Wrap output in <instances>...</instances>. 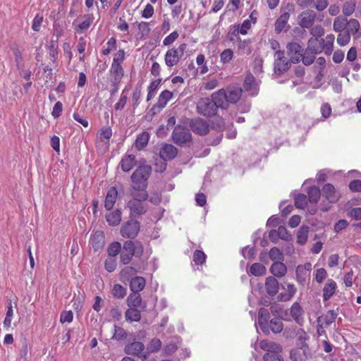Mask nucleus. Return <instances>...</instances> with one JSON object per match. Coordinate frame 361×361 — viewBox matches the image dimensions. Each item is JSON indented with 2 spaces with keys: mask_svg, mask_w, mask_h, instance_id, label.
I'll list each match as a JSON object with an SVG mask.
<instances>
[{
  "mask_svg": "<svg viewBox=\"0 0 361 361\" xmlns=\"http://www.w3.org/2000/svg\"><path fill=\"white\" fill-rule=\"evenodd\" d=\"M128 337V332L122 327L114 325V332L112 339L116 341H123Z\"/></svg>",
  "mask_w": 361,
  "mask_h": 361,
  "instance_id": "42",
  "label": "nucleus"
},
{
  "mask_svg": "<svg viewBox=\"0 0 361 361\" xmlns=\"http://www.w3.org/2000/svg\"><path fill=\"white\" fill-rule=\"evenodd\" d=\"M321 190L318 187H310L307 191L308 200L311 203L316 204L318 202L320 196Z\"/></svg>",
  "mask_w": 361,
  "mask_h": 361,
  "instance_id": "39",
  "label": "nucleus"
},
{
  "mask_svg": "<svg viewBox=\"0 0 361 361\" xmlns=\"http://www.w3.org/2000/svg\"><path fill=\"white\" fill-rule=\"evenodd\" d=\"M106 221L110 226H117L121 221V212L116 209L114 212H109L106 215Z\"/></svg>",
  "mask_w": 361,
  "mask_h": 361,
  "instance_id": "35",
  "label": "nucleus"
},
{
  "mask_svg": "<svg viewBox=\"0 0 361 361\" xmlns=\"http://www.w3.org/2000/svg\"><path fill=\"white\" fill-rule=\"evenodd\" d=\"M264 361H284L281 354L265 353L263 356Z\"/></svg>",
  "mask_w": 361,
  "mask_h": 361,
  "instance_id": "64",
  "label": "nucleus"
},
{
  "mask_svg": "<svg viewBox=\"0 0 361 361\" xmlns=\"http://www.w3.org/2000/svg\"><path fill=\"white\" fill-rule=\"evenodd\" d=\"M218 109L209 98H202L197 103V111L204 116L212 117L216 114Z\"/></svg>",
  "mask_w": 361,
  "mask_h": 361,
  "instance_id": "6",
  "label": "nucleus"
},
{
  "mask_svg": "<svg viewBox=\"0 0 361 361\" xmlns=\"http://www.w3.org/2000/svg\"><path fill=\"white\" fill-rule=\"evenodd\" d=\"M308 235V228L301 227L297 233V241L299 244L303 245L307 242Z\"/></svg>",
  "mask_w": 361,
  "mask_h": 361,
  "instance_id": "49",
  "label": "nucleus"
},
{
  "mask_svg": "<svg viewBox=\"0 0 361 361\" xmlns=\"http://www.w3.org/2000/svg\"><path fill=\"white\" fill-rule=\"evenodd\" d=\"M172 139L176 145L182 146L192 141V135L188 128L177 126L173 131Z\"/></svg>",
  "mask_w": 361,
  "mask_h": 361,
  "instance_id": "8",
  "label": "nucleus"
},
{
  "mask_svg": "<svg viewBox=\"0 0 361 361\" xmlns=\"http://www.w3.org/2000/svg\"><path fill=\"white\" fill-rule=\"evenodd\" d=\"M13 315V310L12 307L11 302H10L8 306V310L6 312V317L4 321V326L6 329H8L11 325V319Z\"/></svg>",
  "mask_w": 361,
  "mask_h": 361,
  "instance_id": "51",
  "label": "nucleus"
},
{
  "mask_svg": "<svg viewBox=\"0 0 361 361\" xmlns=\"http://www.w3.org/2000/svg\"><path fill=\"white\" fill-rule=\"evenodd\" d=\"M350 39V33L348 32L343 33H339L337 37V42L341 46L346 45Z\"/></svg>",
  "mask_w": 361,
  "mask_h": 361,
  "instance_id": "58",
  "label": "nucleus"
},
{
  "mask_svg": "<svg viewBox=\"0 0 361 361\" xmlns=\"http://www.w3.org/2000/svg\"><path fill=\"white\" fill-rule=\"evenodd\" d=\"M118 197V191L116 187H111L107 191L104 201V207L107 210L113 208Z\"/></svg>",
  "mask_w": 361,
  "mask_h": 361,
  "instance_id": "26",
  "label": "nucleus"
},
{
  "mask_svg": "<svg viewBox=\"0 0 361 361\" xmlns=\"http://www.w3.org/2000/svg\"><path fill=\"white\" fill-rule=\"evenodd\" d=\"M345 28H346V21L344 20H341L339 18H336L334 22V29L336 32H341Z\"/></svg>",
  "mask_w": 361,
  "mask_h": 361,
  "instance_id": "63",
  "label": "nucleus"
},
{
  "mask_svg": "<svg viewBox=\"0 0 361 361\" xmlns=\"http://www.w3.org/2000/svg\"><path fill=\"white\" fill-rule=\"evenodd\" d=\"M126 319L130 322H139L141 319L140 310L137 307H130L126 312Z\"/></svg>",
  "mask_w": 361,
  "mask_h": 361,
  "instance_id": "38",
  "label": "nucleus"
},
{
  "mask_svg": "<svg viewBox=\"0 0 361 361\" xmlns=\"http://www.w3.org/2000/svg\"><path fill=\"white\" fill-rule=\"evenodd\" d=\"M145 279L142 276H135L130 281V288L132 292L139 293L145 286Z\"/></svg>",
  "mask_w": 361,
  "mask_h": 361,
  "instance_id": "33",
  "label": "nucleus"
},
{
  "mask_svg": "<svg viewBox=\"0 0 361 361\" xmlns=\"http://www.w3.org/2000/svg\"><path fill=\"white\" fill-rule=\"evenodd\" d=\"M145 345L142 342L135 341L126 345L124 350L128 355L142 357L145 359L147 357V354L144 353Z\"/></svg>",
  "mask_w": 361,
  "mask_h": 361,
  "instance_id": "14",
  "label": "nucleus"
},
{
  "mask_svg": "<svg viewBox=\"0 0 361 361\" xmlns=\"http://www.w3.org/2000/svg\"><path fill=\"white\" fill-rule=\"evenodd\" d=\"M173 97V93L169 90H164L161 92L158 97V102L154 108L157 107L159 109L164 108L168 102Z\"/></svg>",
  "mask_w": 361,
  "mask_h": 361,
  "instance_id": "32",
  "label": "nucleus"
},
{
  "mask_svg": "<svg viewBox=\"0 0 361 361\" xmlns=\"http://www.w3.org/2000/svg\"><path fill=\"white\" fill-rule=\"evenodd\" d=\"M190 127L194 133L200 135H205L209 132V123L200 118L191 120Z\"/></svg>",
  "mask_w": 361,
  "mask_h": 361,
  "instance_id": "12",
  "label": "nucleus"
},
{
  "mask_svg": "<svg viewBox=\"0 0 361 361\" xmlns=\"http://www.w3.org/2000/svg\"><path fill=\"white\" fill-rule=\"evenodd\" d=\"M265 289L267 294L271 296H275L279 290V283L274 276H268L265 280Z\"/></svg>",
  "mask_w": 361,
  "mask_h": 361,
  "instance_id": "23",
  "label": "nucleus"
},
{
  "mask_svg": "<svg viewBox=\"0 0 361 361\" xmlns=\"http://www.w3.org/2000/svg\"><path fill=\"white\" fill-rule=\"evenodd\" d=\"M188 45L185 43H182L178 47H173L169 49L164 56V61L168 67H173L176 66L180 59L183 56L184 52L187 49Z\"/></svg>",
  "mask_w": 361,
  "mask_h": 361,
  "instance_id": "4",
  "label": "nucleus"
},
{
  "mask_svg": "<svg viewBox=\"0 0 361 361\" xmlns=\"http://www.w3.org/2000/svg\"><path fill=\"white\" fill-rule=\"evenodd\" d=\"M324 46V39L319 38H310L307 42L308 51L318 54L323 51Z\"/></svg>",
  "mask_w": 361,
  "mask_h": 361,
  "instance_id": "25",
  "label": "nucleus"
},
{
  "mask_svg": "<svg viewBox=\"0 0 361 361\" xmlns=\"http://www.w3.org/2000/svg\"><path fill=\"white\" fill-rule=\"evenodd\" d=\"M152 168L149 165L138 166L132 173L130 179L132 185L128 191L144 192L147 191V180L151 175Z\"/></svg>",
  "mask_w": 361,
  "mask_h": 361,
  "instance_id": "2",
  "label": "nucleus"
},
{
  "mask_svg": "<svg viewBox=\"0 0 361 361\" xmlns=\"http://www.w3.org/2000/svg\"><path fill=\"white\" fill-rule=\"evenodd\" d=\"M286 49L291 63H297L300 61L304 49L298 42H292L288 43Z\"/></svg>",
  "mask_w": 361,
  "mask_h": 361,
  "instance_id": "11",
  "label": "nucleus"
},
{
  "mask_svg": "<svg viewBox=\"0 0 361 361\" xmlns=\"http://www.w3.org/2000/svg\"><path fill=\"white\" fill-rule=\"evenodd\" d=\"M322 192L323 197L331 203L337 202L340 197L339 192H337L335 187L330 183L324 185Z\"/></svg>",
  "mask_w": 361,
  "mask_h": 361,
  "instance_id": "19",
  "label": "nucleus"
},
{
  "mask_svg": "<svg viewBox=\"0 0 361 361\" xmlns=\"http://www.w3.org/2000/svg\"><path fill=\"white\" fill-rule=\"evenodd\" d=\"M287 293H280L277 296V300L281 302H286L291 300L296 293V288L293 284L288 283L286 288Z\"/></svg>",
  "mask_w": 361,
  "mask_h": 361,
  "instance_id": "36",
  "label": "nucleus"
},
{
  "mask_svg": "<svg viewBox=\"0 0 361 361\" xmlns=\"http://www.w3.org/2000/svg\"><path fill=\"white\" fill-rule=\"evenodd\" d=\"M290 314L297 324L300 326L302 325L304 322V310L298 302H295L290 307Z\"/></svg>",
  "mask_w": 361,
  "mask_h": 361,
  "instance_id": "22",
  "label": "nucleus"
},
{
  "mask_svg": "<svg viewBox=\"0 0 361 361\" xmlns=\"http://www.w3.org/2000/svg\"><path fill=\"white\" fill-rule=\"evenodd\" d=\"M233 57V51L231 49H224L220 54L221 62L227 63L230 62Z\"/></svg>",
  "mask_w": 361,
  "mask_h": 361,
  "instance_id": "55",
  "label": "nucleus"
},
{
  "mask_svg": "<svg viewBox=\"0 0 361 361\" xmlns=\"http://www.w3.org/2000/svg\"><path fill=\"white\" fill-rule=\"evenodd\" d=\"M121 243L118 242H114L109 245L107 252L110 257H115L121 252Z\"/></svg>",
  "mask_w": 361,
  "mask_h": 361,
  "instance_id": "46",
  "label": "nucleus"
},
{
  "mask_svg": "<svg viewBox=\"0 0 361 361\" xmlns=\"http://www.w3.org/2000/svg\"><path fill=\"white\" fill-rule=\"evenodd\" d=\"M269 327L273 333L279 334L282 331L283 329V324L280 319L273 318L270 320Z\"/></svg>",
  "mask_w": 361,
  "mask_h": 361,
  "instance_id": "41",
  "label": "nucleus"
},
{
  "mask_svg": "<svg viewBox=\"0 0 361 361\" xmlns=\"http://www.w3.org/2000/svg\"><path fill=\"white\" fill-rule=\"evenodd\" d=\"M271 273L276 277H282L287 272L286 266L281 262H274L270 267Z\"/></svg>",
  "mask_w": 361,
  "mask_h": 361,
  "instance_id": "31",
  "label": "nucleus"
},
{
  "mask_svg": "<svg viewBox=\"0 0 361 361\" xmlns=\"http://www.w3.org/2000/svg\"><path fill=\"white\" fill-rule=\"evenodd\" d=\"M346 29L347 32L350 34H355L358 32L360 29V23L356 19H350L348 21H346Z\"/></svg>",
  "mask_w": 361,
  "mask_h": 361,
  "instance_id": "44",
  "label": "nucleus"
},
{
  "mask_svg": "<svg viewBox=\"0 0 361 361\" xmlns=\"http://www.w3.org/2000/svg\"><path fill=\"white\" fill-rule=\"evenodd\" d=\"M85 20L77 25L75 28L77 32H82L83 30H87L93 22V17L92 15L85 16Z\"/></svg>",
  "mask_w": 361,
  "mask_h": 361,
  "instance_id": "43",
  "label": "nucleus"
},
{
  "mask_svg": "<svg viewBox=\"0 0 361 361\" xmlns=\"http://www.w3.org/2000/svg\"><path fill=\"white\" fill-rule=\"evenodd\" d=\"M274 71L279 75L283 74L290 67V61L285 56L284 51L277 50L274 54Z\"/></svg>",
  "mask_w": 361,
  "mask_h": 361,
  "instance_id": "9",
  "label": "nucleus"
},
{
  "mask_svg": "<svg viewBox=\"0 0 361 361\" xmlns=\"http://www.w3.org/2000/svg\"><path fill=\"white\" fill-rule=\"evenodd\" d=\"M226 92L228 103L235 104L240 99L243 90L239 85H229Z\"/></svg>",
  "mask_w": 361,
  "mask_h": 361,
  "instance_id": "15",
  "label": "nucleus"
},
{
  "mask_svg": "<svg viewBox=\"0 0 361 361\" xmlns=\"http://www.w3.org/2000/svg\"><path fill=\"white\" fill-rule=\"evenodd\" d=\"M269 257L271 260H280L283 259V254L279 248L274 247L269 251Z\"/></svg>",
  "mask_w": 361,
  "mask_h": 361,
  "instance_id": "62",
  "label": "nucleus"
},
{
  "mask_svg": "<svg viewBox=\"0 0 361 361\" xmlns=\"http://www.w3.org/2000/svg\"><path fill=\"white\" fill-rule=\"evenodd\" d=\"M243 88L246 92H249L251 96H255L258 94V87L252 75L250 74L245 77L243 82Z\"/></svg>",
  "mask_w": 361,
  "mask_h": 361,
  "instance_id": "24",
  "label": "nucleus"
},
{
  "mask_svg": "<svg viewBox=\"0 0 361 361\" xmlns=\"http://www.w3.org/2000/svg\"><path fill=\"white\" fill-rule=\"evenodd\" d=\"M338 315V308L329 310L326 313L318 317V323L320 326H329L334 323Z\"/></svg>",
  "mask_w": 361,
  "mask_h": 361,
  "instance_id": "17",
  "label": "nucleus"
},
{
  "mask_svg": "<svg viewBox=\"0 0 361 361\" xmlns=\"http://www.w3.org/2000/svg\"><path fill=\"white\" fill-rule=\"evenodd\" d=\"M143 252L144 247L141 242L127 240L120 252V261L123 264H128L133 256L140 257Z\"/></svg>",
  "mask_w": 361,
  "mask_h": 361,
  "instance_id": "3",
  "label": "nucleus"
},
{
  "mask_svg": "<svg viewBox=\"0 0 361 361\" xmlns=\"http://www.w3.org/2000/svg\"><path fill=\"white\" fill-rule=\"evenodd\" d=\"M112 293L115 298H123L126 294V290L121 285L116 284L113 288Z\"/></svg>",
  "mask_w": 361,
  "mask_h": 361,
  "instance_id": "56",
  "label": "nucleus"
},
{
  "mask_svg": "<svg viewBox=\"0 0 361 361\" xmlns=\"http://www.w3.org/2000/svg\"><path fill=\"white\" fill-rule=\"evenodd\" d=\"M259 347L262 350L267 351L266 353L281 354L282 347L277 343L262 340L259 343Z\"/></svg>",
  "mask_w": 361,
  "mask_h": 361,
  "instance_id": "21",
  "label": "nucleus"
},
{
  "mask_svg": "<svg viewBox=\"0 0 361 361\" xmlns=\"http://www.w3.org/2000/svg\"><path fill=\"white\" fill-rule=\"evenodd\" d=\"M211 100L215 103L216 108L221 109H227L228 108V101L226 99V90L221 89L218 91H216L212 94Z\"/></svg>",
  "mask_w": 361,
  "mask_h": 361,
  "instance_id": "16",
  "label": "nucleus"
},
{
  "mask_svg": "<svg viewBox=\"0 0 361 361\" xmlns=\"http://www.w3.org/2000/svg\"><path fill=\"white\" fill-rule=\"evenodd\" d=\"M161 79H158L156 80L152 81L149 85L148 86L147 90L148 94L147 97V101L151 100L155 95L156 92L157 90L158 86L159 83L161 82Z\"/></svg>",
  "mask_w": 361,
  "mask_h": 361,
  "instance_id": "45",
  "label": "nucleus"
},
{
  "mask_svg": "<svg viewBox=\"0 0 361 361\" xmlns=\"http://www.w3.org/2000/svg\"><path fill=\"white\" fill-rule=\"evenodd\" d=\"M178 32L177 31H173L164 38L163 44L164 46H169L172 44L178 39Z\"/></svg>",
  "mask_w": 361,
  "mask_h": 361,
  "instance_id": "59",
  "label": "nucleus"
},
{
  "mask_svg": "<svg viewBox=\"0 0 361 361\" xmlns=\"http://www.w3.org/2000/svg\"><path fill=\"white\" fill-rule=\"evenodd\" d=\"M269 312L267 309L261 307L258 312V324L264 332L268 331V319Z\"/></svg>",
  "mask_w": 361,
  "mask_h": 361,
  "instance_id": "28",
  "label": "nucleus"
},
{
  "mask_svg": "<svg viewBox=\"0 0 361 361\" xmlns=\"http://www.w3.org/2000/svg\"><path fill=\"white\" fill-rule=\"evenodd\" d=\"M206 259V255L202 250H197L193 253L192 260L196 265H202Z\"/></svg>",
  "mask_w": 361,
  "mask_h": 361,
  "instance_id": "50",
  "label": "nucleus"
},
{
  "mask_svg": "<svg viewBox=\"0 0 361 361\" xmlns=\"http://www.w3.org/2000/svg\"><path fill=\"white\" fill-rule=\"evenodd\" d=\"M295 11V6L292 3H288L284 8L281 9V16L276 19L274 24V30L277 34L281 33L287 25L290 18V13Z\"/></svg>",
  "mask_w": 361,
  "mask_h": 361,
  "instance_id": "5",
  "label": "nucleus"
},
{
  "mask_svg": "<svg viewBox=\"0 0 361 361\" xmlns=\"http://www.w3.org/2000/svg\"><path fill=\"white\" fill-rule=\"evenodd\" d=\"M311 269L312 264L310 263H305L304 265H298L296 268L297 281L302 285H304L307 278L310 276Z\"/></svg>",
  "mask_w": 361,
  "mask_h": 361,
  "instance_id": "18",
  "label": "nucleus"
},
{
  "mask_svg": "<svg viewBox=\"0 0 361 361\" xmlns=\"http://www.w3.org/2000/svg\"><path fill=\"white\" fill-rule=\"evenodd\" d=\"M161 347V341L157 338L152 339L147 347V353H156L158 352Z\"/></svg>",
  "mask_w": 361,
  "mask_h": 361,
  "instance_id": "48",
  "label": "nucleus"
},
{
  "mask_svg": "<svg viewBox=\"0 0 361 361\" xmlns=\"http://www.w3.org/2000/svg\"><path fill=\"white\" fill-rule=\"evenodd\" d=\"M128 193L132 197V199L127 202V208L130 211V216L135 217L145 214L148 210L147 204L145 202L149 197L147 191H128Z\"/></svg>",
  "mask_w": 361,
  "mask_h": 361,
  "instance_id": "1",
  "label": "nucleus"
},
{
  "mask_svg": "<svg viewBox=\"0 0 361 361\" xmlns=\"http://www.w3.org/2000/svg\"><path fill=\"white\" fill-rule=\"evenodd\" d=\"M178 154V149L171 144H164L160 149V157L164 161H170L174 159Z\"/></svg>",
  "mask_w": 361,
  "mask_h": 361,
  "instance_id": "20",
  "label": "nucleus"
},
{
  "mask_svg": "<svg viewBox=\"0 0 361 361\" xmlns=\"http://www.w3.org/2000/svg\"><path fill=\"white\" fill-rule=\"evenodd\" d=\"M136 165L135 156L133 154L125 155L120 161L123 171L128 172Z\"/></svg>",
  "mask_w": 361,
  "mask_h": 361,
  "instance_id": "29",
  "label": "nucleus"
},
{
  "mask_svg": "<svg viewBox=\"0 0 361 361\" xmlns=\"http://www.w3.org/2000/svg\"><path fill=\"white\" fill-rule=\"evenodd\" d=\"M295 205L298 208L304 209L307 204V196L303 194L297 195L295 198Z\"/></svg>",
  "mask_w": 361,
  "mask_h": 361,
  "instance_id": "52",
  "label": "nucleus"
},
{
  "mask_svg": "<svg viewBox=\"0 0 361 361\" xmlns=\"http://www.w3.org/2000/svg\"><path fill=\"white\" fill-rule=\"evenodd\" d=\"M117 266L116 260L114 257H109L105 261V269L109 272L114 271Z\"/></svg>",
  "mask_w": 361,
  "mask_h": 361,
  "instance_id": "61",
  "label": "nucleus"
},
{
  "mask_svg": "<svg viewBox=\"0 0 361 361\" xmlns=\"http://www.w3.org/2000/svg\"><path fill=\"white\" fill-rule=\"evenodd\" d=\"M112 135V130L109 127H105L100 130L99 136L102 141L109 140Z\"/></svg>",
  "mask_w": 361,
  "mask_h": 361,
  "instance_id": "57",
  "label": "nucleus"
},
{
  "mask_svg": "<svg viewBox=\"0 0 361 361\" xmlns=\"http://www.w3.org/2000/svg\"><path fill=\"white\" fill-rule=\"evenodd\" d=\"M141 97V89L140 87H136L133 93L132 96V105L135 109L140 104V99Z\"/></svg>",
  "mask_w": 361,
  "mask_h": 361,
  "instance_id": "60",
  "label": "nucleus"
},
{
  "mask_svg": "<svg viewBox=\"0 0 361 361\" xmlns=\"http://www.w3.org/2000/svg\"><path fill=\"white\" fill-rule=\"evenodd\" d=\"M310 33L312 35V38H319L324 35V29L321 25H317L310 28Z\"/></svg>",
  "mask_w": 361,
  "mask_h": 361,
  "instance_id": "53",
  "label": "nucleus"
},
{
  "mask_svg": "<svg viewBox=\"0 0 361 361\" xmlns=\"http://www.w3.org/2000/svg\"><path fill=\"white\" fill-rule=\"evenodd\" d=\"M93 247L96 250L103 245V235L101 233H95L94 236L90 240Z\"/></svg>",
  "mask_w": 361,
  "mask_h": 361,
  "instance_id": "54",
  "label": "nucleus"
},
{
  "mask_svg": "<svg viewBox=\"0 0 361 361\" xmlns=\"http://www.w3.org/2000/svg\"><path fill=\"white\" fill-rule=\"evenodd\" d=\"M315 55L316 54L313 53L311 51H308V49L306 48V49L302 51V55L301 57V60L304 65L305 66H310L311 65L314 59H315Z\"/></svg>",
  "mask_w": 361,
  "mask_h": 361,
  "instance_id": "40",
  "label": "nucleus"
},
{
  "mask_svg": "<svg viewBox=\"0 0 361 361\" xmlns=\"http://www.w3.org/2000/svg\"><path fill=\"white\" fill-rule=\"evenodd\" d=\"M337 288L336 283L333 279H329L323 288V299L327 301L334 294Z\"/></svg>",
  "mask_w": 361,
  "mask_h": 361,
  "instance_id": "30",
  "label": "nucleus"
},
{
  "mask_svg": "<svg viewBox=\"0 0 361 361\" xmlns=\"http://www.w3.org/2000/svg\"><path fill=\"white\" fill-rule=\"evenodd\" d=\"M140 228V226L139 221L135 219H130L122 226L121 234L124 238L133 239L137 235Z\"/></svg>",
  "mask_w": 361,
  "mask_h": 361,
  "instance_id": "10",
  "label": "nucleus"
},
{
  "mask_svg": "<svg viewBox=\"0 0 361 361\" xmlns=\"http://www.w3.org/2000/svg\"><path fill=\"white\" fill-rule=\"evenodd\" d=\"M247 273L255 276H261L266 274L267 269L262 264L255 262L250 266Z\"/></svg>",
  "mask_w": 361,
  "mask_h": 361,
  "instance_id": "37",
  "label": "nucleus"
},
{
  "mask_svg": "<svg viewBox=\"0 0 361 361\" xmlns=\"http://www.w3.org/2000/svg\"><path fill=\"white\" fill-rule=\"evenodd\" d=\"M110 73L112 86L116 87V90H118V85L124 75V71L121 64L112 63Z\"/></svg>",
  "mask_w": 361,
  "mask_h": 361,
  "instance_id": "13",
  "label": "nucleus"
},
{
  "mask_svg": "<svg viewBox=\"0 0 361 361\" xmlns=\"http://www.w3.org/2000/svg\"><path fill=\"white\" fill-rule=\"evenodd\" d=\"M317 20H322L319 19L317 13L311 9L302 11L298 16V24L303 29H310Z\"/></svg>",
  "mask_w": 361,
  "mask_h": 361,
  "instance_id": "7",
  "label": "nucleus"
},
{
  "mask_svg": "<svg viewBox=\"0 0 361 361\" xmlns=\"http://www.w3.org/2000/svg\"><path fill=\"white\" fill-rule=\"evenodd\" d=\"M149 140V134L147 131L142 132L137 136L135 142V147L139 150L142 149L147 145Z\"/></svg>",
  "mask_w": 361,
  "mask_h": 361,
  "instance_id": "34",
  "label": "nucleus"
},
{
  "mask_svg": "<svg viewBox=\"0 0 361 361\" xmlns=\"http://www.w3.org/2000/svg\"><path fill=\"white\" fill-rule=\"evenodd\" d=\"M127 305L130 307H140L144 310L146 307L145 304H142L141 295L139 293L133 292L127 298Z\"/></svg>",
  "mask_w": 361,
  "mask_h": 361,
  "instance_id": "27",
  "label": "nucleus"
},
{
  "mask_svg": "<svg viewBox=\"0 0 361 361\" xmlns=\"http://www.w3.org/2000/svg\"><path fill=\"white\" fill-rule=\"evenodd\" d=\"M334 42V35L332 34L328 35L324 39V49L326 54H331L333 50Z\"/></svg>",
  "mask_w": 361,
  "mask_h": 361,
  "instance_id": "47",
  "label": "nucleus"
}]
</instances>
